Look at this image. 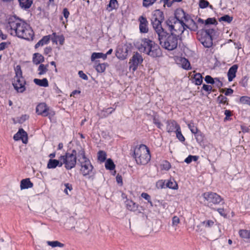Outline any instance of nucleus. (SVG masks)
<instances>
[{"label":"nucleus","instance_id":"1","mask_svg":"<svg viewBox=\"0 0 250 250\" xmlns=\"http://www.w3.org/2000/svg\"><path fill=\"white\" fill-rule=\"evenodd\" d=\"M5 28L11 35L19 38L29 41L34 37V32L30 25L16 17L8 19Z\"/></svg>","mask_w":250,"mask_h":250},{"label":"nucleus","instance_id":"2","mask_svg":"<svg viewBox=\"0 0 250 250\" xmlns=\"http://www.w3.org/2000/svg\"><path fill=\"white\" fill-rule=\"evenodd\" d=\"M158 35L160 44L161 46L168 51L175 49L178 46V41L181 38L174 33L169 34L164 30L156 33Z\"/></svg>","mask_w":250,"mask_h":250},{"label":"nucleus","instance_id":"3","mask_svg":"<svg viewBox=\"0 0 250 250\" xmlns=\"http://www.w3.org/2000/svg\"><path fill=\"white\" fill-rule=\"evenodd\" d=\"M139 50L152 58L160 57L162 52L159 46L154 41L144 38L141 41Z\"/></svg>","mask_w":250,"mask_h":250},{"label":"nucleus","instance_id":"4","mask_svg":"<svg viewBox=\"0 0 250 250\" xmlns=\"http://www.w3.org/2000/svg\"><path fill=\"white\" fill-rule=\"evenodd\" d=\"M132 156L138 165H146L150 161L151 158L149 148L144 144L136 146L134 148Z\"/></svg>","mask_w":250,"mask_h":250},{"label":"nucleus","instance_id":"5","mask_svg":"<svg viewBox=\"0 0 250 250\" xmlns=\"http://www.w3.org/2000/svg\"><path fill=\"white\" fill-rule=\"evenodd\" d=\"M15 76L13 85L18 92L23 93L26 89V82L22 76V73L20 65H18L15 68Z\"/></svg>","mask_w":250,"mask_h":250},{"label":"nucleus","instance_id":"6","mask_svg":"<svg viewBox=\"0 0 250 250\" xmlns=\"http://www.w3.org/2000/svg\"><path fill=\"white\" fill-rule=\"evenodd\" d=\"M59 159L62 161V165H64V167L67 170L75 167L77 163L75 149L72 150L71 153L66 152L64 155H61Z\"/></svg>","mask_w":250,"mask_h":250},{"label":"nucleus","instance_id":"7","mask_svg":"<svg viewBox=\"0 0 250 250\" xmlns=\"http://www.w3.org/2000/svg\"><path fill=\"white\" fill-rule=\"evenodd\" d=\"M164 13L160 10L157 9L153 12L151 21L156 33L164 30L162 26V23L164 21Z\"/></svg>","mask_w":250,"mask_h":250},{"label":"nucleus","instance_id":"8","mask_svg":"<svg viewBox=\"0 0 250 250\" xmlns=\"http://www.w3.org/2000/svg\"><path fill=\"white\" fill-rule=\"evenodd\" d=\"M215 30L213 29H208L205 31L202 32L198 35V40L206 48H209L213 44L212 35L214 34Z\"/></svg>","mask_w":250,"mask_h":250},{"label":"nucleus","instance_id":"9","mask_svg":"<svg viewBox=\"0 0 250 250\" xmlns=\"http://www.w3.org/2000/svg\"><path fill=\"white\" fill-rule=\"evenodd\" d=\"M202 197L205 201L208 202V206L210 208L213 205H217L221 202H222V204L225 203L224 199L215 192L211 191L206 192L202 194Z\"/></svg>","mask_w":250,"mask_h":250},{"label":"nucleus","instance_id":"10","mask_svg":"<svg viewBox=\"0 0 250 250\" xmlns=\"http://www.w3.org/2000/svg\"><path fill=\"white\" fill-rule=\"evenodd\" d=\"M167 26L168 27V30L170 31V33H174L175 35H178L179 38L185 30L186 23L183 24L182 22L178 21L168 20L166 21Z\"/></svg>","mask_w":250,"mask_h":250},{"label":"nucleus","instance_id":"11","mask_svg":"<svg viewBox=\"0 0 250 250\" xmlns=\"http://www.w3.org/2000/svg\"><path fill=\"white\" fill-rule=\"evenodd\" d=\"M79 164L80 171L83 176L88 178L94 177L95 174V170L89 159H87L79 163Z\"/></svg>","mask_w":250,"mask_h":250},{"label":"nucleus","instance_id":"12","mask_svg":"<svg viewBox=\"0 0 250 250\" xmlns=\"http://www.w3.org/2000/svg\"><path fill=\"white\" fill-rule=\"evenodd\" d=\"M189 15L187 14L181 8L177 9L174 13V19L173 21H178L182 22L183 24L185 23V22H188L189 20Z\"/></svg>","mask_w":250,"mask_h":250},{"label":"nucleus","instance_id":"13","mask_svg":"<svg viewBox=\"0 0 250 250\" xmlns=\"http://www.w3.org/2000/svg\"><path fill=\"white\" fill-rule=\"evenodd\" d=\"M143 61V59L141 55L139 53L136 52L134 54L130 60L129 62V68L132 71H135L137 70L139 64H141Z\"/></svg>","mask_w":250,"mask_h":250},{"label":"nucleus","instance_id":"14","mask_svg":"<svg viewBox=\"0 0 250 250\" xmlns=\"http://www.w3.org/2000/svg\"><path fill=\"white\" fill-rule=\"evenodd\" d=\"M49 108L44 103L39 104L36 108V112L38 115L43 117L49 116L50 113L49 112Z\"/></svg>","mask_w":250,"mask_h":250},{"label":"nucleus","instance_id":"15","mask_svg":"<svg viewBox=\"0 0 250 250\" xmlns=\"http://www.w3.org/2000/svg\"><path fill=\"white\" fill-rule=\"evenodd\" d=\"M13 139L16 141L21 140L23 144H26L28 141L27 133L23 128H20L14 135Z\"/></svg>","mask_w":250,"mask_h":250},{"label":"nucleus","instance_id":"16","mask_svg":"<svg viewBox=\"0 0 250 250\" xmlns=\"http://www.w3.org/2000/svg\"><path fill=\"white\" fill-rule=\"evenodd\" d=\"M139 30L141 33H147L148 32V22L144 16H141L139 19Z\"/></svg>","mask_w":250,"mask_h":250},{"label":"nucleus","instance_id":"17","mask_svg":"<svg viewBox=\"0 0 250 250\" xmlns=\"http://www.w3.org/2000/svg\"><path fill=\"white\" fill-rule=\"evenodd\" d=\"M166 130L169 133L175 132L180 128V125L174 120H168L166 122Z\"/></svg>","mask_w":250,"mask_h":250},{"label":"nucleus","instance_id":"18","mask_svg":"<svg viewBox=\"0 0 250 250\" xmlns=\"http://www.w3.org/2000/svg\"><path fill=\"white\" fill-rule=\"evenodd\" d=\"M75 151L76 156L77 157V159H78L79 163H81L86 160L87 159H89V158L86 156L84 148L82 146H80L79 147L75 149Z\"/></svg>","mask_w":250,"mask_h":250},{"label":"nucleus","instance_id":"19","mask_svg":"<svg viewBox=\"0 0 250 250\" xmlns=\"http://www.w3.org/2000/svg\"><path fill=\"white\" fill-rule=\"evenodd\" d=\"M238 69V66L236 64L233 65L230 67L228 72V81L231 82L233 79L236 77V73Z\"/></svg>","mask_w":250,"mask_h":250},{"label":"nucleus","instance_id":"20","mask_svg":"<svg viewBox=\"0 0 250 250\" xmlns=\"http://www.w3.org/2000/svg\"><path fill=\"white\" fill-rule=\"evenodd\" d=\"M127 209L131 211H136L139 207V205L134 202L131 200L127 199L125 202Z\"/></svg>","mask_w":250,"mask_h":250},{"label":"nucleus","instance_id":"21","mask_svg":"<svg viewBox=\"0 0 250 250\" xmlns=\"http://www.w3.org/2000/svg\"><path fill=\"white\" fill-rule=\"evenodd\" d=\"M62 166V161L59 160L50 159L47 164V168L49 169L55 168L57 167H61Z\"/></svg>","mask_w":250,"mask_h":250},{"label":"nucleus","instance_id":"22","mask_svg":"<svg viewBox=\"0 0 250 250\" xmlns=\"http://www.w3.org/2000/svg\"><path fill=\"white\" fill-rule=\"evenodd\" d=\"M185 28H187L190 31H196L198 29V26L197 23L195 22L193 20L191 19L190 16L189 20L188 21V22H185Z\"/></svg>","mask_w":250,"mask_h":250},{"label":"nucleus","instance_id":"23","mask_svg":"<svg viewBox=\"0 0 250 250\" xmlns=\"http://www.w3.org/2000/svg\"><path fill=\"white\" fill-rule=\"evenodd\" d=\"M179 63L182 65L183 68L186 70H190L191 69L189 62L188 59L184 57H180L177 59Z\"/></svg>","mask_w":250,"mask_h":250},{"label":"nucleus","instance_id":"24","mask_svg":"<svg viewBox=\"0 0 250 250\" xmlns=\"http://www.w3.org/2000/svg\"><path fill=\"white\" fill-rule=\"evenodd\" d=\"M19 6L23 10L28 9L33 3V0H18Z\"/></svg>","mask_w":250,"mask_h":250},{"label":"nucleus","instance_id":"25","mask_svg":"<svg viewBox=\"0 0 250 250\" xmlns=\"http://www.w3.org/2000/svg\"><path fill=\"white\" fill-rule=\"evenodd\" d=\"M33 62L36 65L41 64L44 61V57L39 53H35L33 55Z\"/></svg>","mask_w":250,"mask_h":250},{"label":"nucleus","instance_id":"26","mask_svg":"<svg viewBox=\"0 0 250 250\" xmlns=\"http://www.w3.org/2000/svg\"><path fill=\"white\" fill-rule=\"evenodd\" d=\"M33 187V184L30 181L29 178L22 179L21 181L20 188L21 189H28Z\"/></svg>","mask_w":250,"mask_h":250},{"label":"nucleus","instance_id":"27","mask_svg":"<svg viewBox=\"0 0 250 250\" xmlns=\"http://www.w3.org/2000/svg\"><path fill=\"white\" fill-rule=\"evenodd\" d=\"M51 35L43 36L35 45V48H38L40 46H43L49 43L50 40Z\"/></svg>","mask_w":250,"mask_h":250},{"label":"nucleus","instance_id":"28","mask_svg":"<svg viewBox=\"0 0 250 250\" xmlns=\"http://www.w3.org/2000/svg\"><path fill=\"white\" fill-rule=\"evenodd\" d=\"M116 57L121 60H125L127 56V49H125V51H124L123 48L118 49L116 52Z\"/></svg>","mask_w":250,"mask_h":250},{"label":"nucleus","instance_id":"29","mask_svg":"<svg viewBox=\"0 0 250 250\" xmlns=\"http://www.w3.org/2000/svg\"><path fill=\"white\" fill-rule=\"evenodd\" d=\"M33 81L36 85L40 86L46 87L49 85L48 81L46 78L42 79H34Z\"/></svg>","mask_w":250,"mask_h":250},{"label":"nucleus","instance_id":"30","mask_svg":"<svg viewBox=\"0 0 250 250\" xmlns=\"http://www.w3.org/2000/svg\"><path fill=\"white\" fill-rule=\"evenodd\" d=\"M115 110V108L108 107L107 108L103 109L101 111V116L102 118H106L109 115L112 114Z\"/></svg>","mask_w":250,"mask_h":250},{"label":"nucleus","instance_id":"31","mask_svg":"<svg viewBox=\"0 0 250 250\" xmlns=\"http://www.w3.org/2000/svg\"><path fill=\"white\" fill-rule=\"evenodd\" d=\"M238 233L241 238L245 239H250V230L242 229L239 230Z\"/></svg>","mask_w":250,"mask_h":250},{"label":"nucleus","instance_id":"32","mask_svg":"<svg viewBox=\"0 0 250 250\" xmlns=\"http://www.w3.org/2000/svg\"><path fill=\"white\" fill-rule=\"evenodd\" d=\"M48 64H40L38 68V74L39 75H43L46 74L48 71Z\"/></svg>","mask_w":250,"mask_h":250},{"label":"nucleus","instance_id":"33","mask_svg":"<svg viewBox=\"0 0 250 250\" xmlns=\"http://www.w3.org/2000/svg\"><path fill=\"white\" fill-rule=\"evenodd\" d=\"M102 58L103 60L106 59V55L100 52H94L91 56V60L92 62L94 61L96 59Z\"/></svg>","mask_w":250,"mask_h":250},{"label":"nucleus","instance_id":"34","mask_svg":"<svg viewBox=\"0 0 250 250\" xmlns=\"http://www.w3.org/2000/svg\"><path fill=\"white\" fill-rule=\"evenodd\" d=\"M105 167L106 169L109 170H113L115 169V165L111 159H107L105 163Z\"/></svg>","mask_w":250,"mask_h":250},{"label":"nucleus","instance_id":"35","mask_svg":"<svg viewBox=\"0 0 250 250\" xmlns=\"http://www.w3.org/2000/svg\"><path fill=\"white\" fill-rule=\"evenodd\" d=\"M194 137L198 144H201L203 143L205 139V135L200 130H199L197 133L194 134Z\"/></svg>","mask_w":250,"mask_h":250},{"label":"nucleus","instance_id":"36","mask_svg":"<svg viewBox=\"0 0 250 250\" xmlns=\"http://www.w3.org/2000/svg\"><path fill=\"white\" fill-rule=\"evenodd\" d=\"M118 6V3L117 0H110L108 4L107 5V9L109 11H111L115 9Z\"/></svg>","mask_w":250,"mask_h":250},{"label":"nucleus","instance_id":"37","mask_svg":"<svg viewBox=\"0 0 250 250\" xmlns=\"http://www.w3.org/2000/svg\"><path fill=\"white\" fill-rule=\"evenodd\" d=\"M166 187L172 189H178V185L174 180H169L166 183Z\"/></svg>","mask_w":250,"mask_h":250},{"label":"nucleus","instance_id":"38","mask_svg":"<svg viewBox=\"0 0 250 250\" xmlns=\"http://www.w3.org/2000/svg\"><path fill=\"white\" fill-rule=\"evenodd\" d=\"M107 66L106 63H98L95 66V69L99 73H103L105 71Z\"/></svg>","mask_w":250,"mask_h":250},{"label":"nucleus","instance_id":"39","mask_svg":"<svg viewBox=\"0 0 250 250\" xmlns=\"http://www.w3.org/2000/svg\"><path fill=\"white\" fill-rule=\"evenodd\" d=\"M106 153L103 150H100L97 154L98 160L101 163L104 162L106 159Z\"/></svg>","mask_w":250,"mask_h":250},{"label":"nucleus","instance_id":"40","mask_svg":"<svg viewBox=\"0 0 250 250\" xmlns=\"http://www.w3.org/2000/svg\"><path fill=\"white\" fill-rule=\"evenodd\" d=\"M195 83L197 85H200L203 82V77L200 73H196L193 77Z\"/></svg>","mask_w":250,"mask_h":250},{"label":"nucleus","instance_id":"41","mask_svg":"<svg viewBox=\"0 0 250 250\" xmlns=\"http://www.w3.org/2000/svg\"><path fill=\"white\" fill-rule=\"evenodd\" d=\"M47 244L48 245L52 247V248L57 247L63 248L64 246V245L63 243H62L58 241H47Z\"/></svg>","mask_w":250,"mask_h":250},{"label":"nucleus","instance_id":"42","mask_svg":"<svg viewBox=\"0 0 250 250\" xmlns=\"http://www.w3.org/2000/svg\"><path fill=\"white\" fill-rule=\"evenodd\" d=\"M201 224L207 228H211L214 224V222L212 220H207L201 222Z\"/></svg>","mask_w":250,"mask_h":250},{"label":"nucleus","instance_id":"43","mask_svg":"<svg viewBox=\"0 0 250 250\" xmlns=\"http://www.w3.org/2000/svg\"><path fill=\"white\" fill-rule=\"evenodd\" d=\"M175 132L176 133V138L180 142L183 143L185 141V138L182 133L181 127L177 129Z\"/></svg>","mask_w":250,"mask_h":250},{"label":"nucleus","instance_id":"44","mask_svg":"<svg viewBox=\"0 0 250 250\" xmlns=\"http://www.w3.org/2000/svg\"><path fill=\"white\" fill-rule=\"evenodd\" d=\"M166 181L164 180H159L156 183V187L158 189H163L166 187Z\"/></svg>","mask_w":250,"mask_h":250},{"label":"nucleus","instance_id":"45","mask_svg":"<svg viewBox=\"0 0 250 250\" xmlns=\"http://www.w3.org/2000/svg\"><path fill=\"white\" fill-rule=\"evenodd\" d=\"M233 20V18L232 17L229 16L228 15H225L219 19V21H225L228 23H230Z\"/></svg>","mask_w":250,"mask_h":250},{"label":"nucleus","instance_id":"46","mask_svg":"<svg viewBox=\"0 0 250 250\" xmlns=\"http://www.w3.org/2000/svg\"><path fill=\"white\" fill-rule=\"evenodd\" d=\"M141 197L146 200L147 202L150 204L151 207H153V203L151 201L150 196L147 193L143 192L141 195Z\"/></svg>","mask_w":250,"mask_h":250},{"label":"nucleus","instance_id":"47","mask_svg":"<svg viewBox=\"0 0 250 250\" xmlns=\"http://www.w3.org/2000/svg\"><path fill=\"white\" fill-rule=\"evenodd\" d=\"M212 209L214 211H217L221 216L224 218H226L227 217V213L223 208H213Z\"/></svg>","mask_w":250,"mask_h":250},{"label":"nucleus","instance_id":"48","mask_svg":"<svg viewBox=\"0 0 250 250\" xmlns=\"http://www.w3.org/2000/svg\"><path fill=\"white\" fill-rule=\"evenodd\" d=\"M240 102L242 104L250 105V97L243 96L240 97Z\"/></svg>","mask_w":250,"mask_h":250},{"label":"nucleus","instance_id":"49","mask_svg":"<svg viewBox=\"0 0 250 250\" xmlns=\"http://www.w3.org/2000/svg\"><path fill=\"white\" fill-rule=\"evenodd\" d=\"M205 24L206 25L213 24L217 25L218 22L214 18H208L205 21Z\"/></svg>","mask_w":250,"mask_h":250},{"label":"nucleus","instance_id":"50","mask_svg":"<svg viewBox=\"0 0 250 250\" xmlns=\"http://www.w3.org/2000/svg\"><path fill=\"white\" fill-rule=\"evenodd\" d=\"M161 166L162 169L165 170H168L171 167L170 163L167 160L164 161Z\"/></svg>","mask_w":250,"mask_h":250},{"label":"nucleus","instance_id":"51","mask_svg":"<svg viewBox=\"0 0 250 250\" xmlns=\"http://www.w3.org/2000/svg\"><path fill=\"white\" fill-rule=\"evenodd\" d=\"M157 0H143V6L145 7H148L152 5Z\"/></svg>","mask_w":250,"mask_h":250},{"label":"nucleus","instance_id":"52","mask_svg":"<svg viewBox=\"0 0 250 250\" xmlns=\"http://www.w3.org/2000/svg\"><path fill=\"white\" fill-rule=\"evenodd\" d=\"M188 128L190 129V131L192 133L194 134V135L197 133L199 131V129L194 125L193 123H190L188 125Z\"/></svg>","mask_w":250,"mask_h":250},{"label":"nucleus","instance_id":"53","mask_svg":"<svg viewBox=\"0 0 250 250\" xmlns=\"http://www.w3.org/2000/svg\"><path fill=\"white\" fill-rule=\"evenodd\" d=\"M209 2L206 0H200L199 3L200 8L202 9L207 8L209 5Z\"/></svg>","mask_w":250,"mask_h":250},{"label":"nucleus","instance_id":"54","mask_svg":"<svg viewBox=\"0 0 250 250\" xmlns=\"http://www.w3.org/2000/svg\"><path fill=\"white\" fill-rule=\"evenodd\" d=\"M248 77L247 76H244L240 81V83L242 86L246 87L248 85Z\"/></svg>","mask_w":250,"mask_h":250},{"label":"nucleus","instance_id":"55","mask_svg":"<svg viewBox=\"0 0 250 250\" xmlns=\"http://www.w3.org/2000/svg\"><path fill=\"white\" fill-rule=\"evenodd\" d=\"M215 79L212 78L209 75H207L205 78V82L208 84H214Z\"/></svg>","mask_w":250,"mask_h":250},{"label":"nucleus","instance_id":"56","mask_svg":"<svg viewBox=\"0 0 250 250\" xmlns=\"http://www.w3.org/2000/svg\"><path fill=\"white\" fill-rule=\"evenodd\" d=\"M64 185L65 187V189H64V192L65 194H66L67 195H68L67 190H69V191H71L73 189L72 186L71 184H70L69 183H65Z\"/></svg>","mask_w":250,"mask_h":250},{"label":"nucleus","instance_id":"57","mask_svg":"<svg viewBox=\"0 0 250 250\" xmlns=\"http://www.w3.org/2000/svg\"><path fill=\"white\" fill-rule=\"evenodd\" d=\"M202 89L208 92L209 94L211 93L212 89V87L210 85H207L204 84L202 87Z\"/></svg>","mask_w":250,"mask_h":250},{"label":"nucleus","instance_id":"58","mask_svg":"<svg viewBox=\"0 0 250 250\" xmlns=\"http://www.w3.org/2000/svg\"><path fill=\"white\" fill-rule=\"evenodd\" d=\"M153 123L157 126V127L158 128L161 129L163 125L159 122V120L157 119L155 117H154L153 118Z\"/></svg>","mask_w":250,"mask_h":250},{"label":"nucleus","instance_id":"59","mask_svg":"<svg viewBox=\"0 0 250 250\" xmlns=\"http://www.w3.org/2000/svg\"><path fill=\"white\" fill-rule=\"evenodd\" d=\"M160 3H163L164 5H167V7H170L171 6L172 4L173 3V0H160Z\"/></svg>","mask_w":250,"mask_h":250},{"label":"nucleus","instance_id":"60","mask_svg":"<svg viewBox=\"0 0 250 250\" xmlns=\"http://www.w3.org/2000/svg\"><path fill=\"white\" fill-rule=\"evenodd\" d=\"M62 14L64 18L65 19L66 22L68 21L67 19L69 17L70 15V13L66 8H64L62 10Z\"/></svg>","mask_w":250,"mask_h":250},{"label":"nucleus","instance_id":"61","mask_svg":"<svg viewBox=\"0 0 250 250\" xmlns=\"http://www.w3.org/2000/svg\"><path fill=\"white\" fill-rule=\"evenodd\" d=\"M59 35H57V34L55 32H54L52 33V34L51 35V38L50 40L52 41L53 43H56V44H58V37Z\"/></svg>","mask_w":250,"mask_h":250},{"label":"nucleus","instance_id":"62","mask_svg":"<svg viewBox=\"0 0 250 250\" xmlns=\"http://www.w3.org/2000/svg\"><path fill=\"white\" fill-rule=\"evenodd\" d=\"M29 116L27 114L22 115L20 117V118L19 119V122L20 123L22 124L23 122H24L25 121L28 120L29 119Z\"/></svg>","mask_w":250,"mask_h":250},{"label":"nucleus","instance_id":"63","mask_svg":"<svg viewBox=\"0 0 250 250\" xmlns=\"http://www.w3.org/2000/svg\"><path fill=\"white\" fill-rule=\"evenodd\" d=\"M217 100L219 103L225 104L227 102V98L226 97L221 95L218 97Z\"/></svg>","mask_w":250,"mask_h":250},{"label":"nucleus","instance_id":"64","mask_svg":"<svg viewBox=\"0 0 250 250\" xmlns=\"http://www.w3.org/2000/svg\"><path fill=\"white\" fill-rule=\"evenodd\" d=\"M78 75L81 78L84 80L87 81L88 79L87 76L82 70L78 72Z\"/></svg>","mask_w":250,"mask_h":250}]
</instances>
